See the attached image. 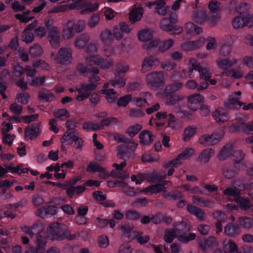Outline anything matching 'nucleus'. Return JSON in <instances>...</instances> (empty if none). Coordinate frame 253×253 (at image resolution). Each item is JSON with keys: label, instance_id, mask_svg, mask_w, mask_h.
<instances>
[{"label": "nucleus", "instance_id": "obj_1", "mask_svg": "<svg viewBox=\"0 0 253 253\" xmlns=\"http://www.w3.org/2000/svg\"><path fill=\"white\" fill-rule=\"evenodd\" d=\"M47 237L51 240H73L76 238L66 226L61 223L55 222L50 224L47 228Z\"/></svg>", "mask_w": 253, "mask_h": 253}, {"label": "nucleus", "instance_id": "obj_2", "mask_svg": "<svg viewBox=\"0 0 253 253\" xmlns=\"http://www.w3.org/2000/svg\"><path fill=\"white\" fill-rule=\"evenodd\" d=\"M133 225H124L120 227V229L123 232L124 236H127L128 239L131 240L135 239L140 244H144L148 242L150 238L147 235H143L142 233L136 231H133Z\"/></svg>", "mask_w": 253, "mask_h": 253}, {"label": "nucleus", "instance_id": "obj_3", "mask_svg": "<svg viewBox=\"0 0 253 253\" xmlns=\"http://www.w3.org/2000/svg\"><path fill=\"white\" fill-rule=\"evenodd\" d=\"M224 194L233 198L239 207L244 210H248L251 207V204L248 199L240 196V192L236 187H229L224 191Z\"/></svg>", "mask_w": 253, "mask_h": 253}, {"label": "nucleus", "instance_id": "obj_4", "mask_svg": "<svg viewBox=\"0 0 253 253\" xmlns=\"http://www.w3.org/2000/svg\"><path fill=\"white\" fill-rule=\"evenodd\" d=\"M73 50L70 48L61 47L57 54L51 52L50 58L58 64L66 65L70 64L73 60Z\"/></svg>", "mask_w": 253, "mask_h": 253}, {"label": "nucleus", "instance_id": "obj_5", "mask_svg": "<svg viewBox=\"0 0 253 253\" xmlns=\"http://www.w3.org/2000/svg\"><path fill=\"white\" fill-rule=\"evenodd\" d=\"M147 84L153 89H158L165 85V74L163 72H152L146 76Z\"/></svg>", "mask_w": 253, "mask_h": 253}, {"label": "nucleus", "instance_id": "obj_6", "mask_svg": "<svg viewBox=\"0 0 253 253\" xmlns=\"http://www.w3.org/2000/svg\"><path fill=\"white\" fill-rule=\"evenodd\" d=\"M177 21L176 16H171L169 19H164L161 22V28L171 34H178L183 31V28L175 25Z\"/></svg>", "mask_w": 253, "mask_h": 253}, {"label": "nucleus", "instance_id": "obj_7", "mask_svg": "<svg viewBox=\"0 0 253 253\" xmlns=\"http://www.w3.org/2000/svg\"><path fill=\"white\" fill-rule=\"evenodd\" d=\"M190 229V227L185 222H182L177 225L176 230L177 233L180 234L177 235V239L179 242L186 243L195 239V233L186 232V231H189Z\"/></svg>", "mask_w": 253, "mask_h": 253}, {"label": "nucleus", "instance_id": "obj_8", "mask_svg": "<svg viewBox=\"0 0 253 253\" xmlns=\"http://www.w3.org/2000/svg\"><path fill=\"white\" fill-rule=\"evenodd\" d=\"M205 98L200 93H193L187 97V104L192 111H196L204 102Z\"/></svg>", "mask_w": 253, "mask_h": 253}, {"label": "nucleus", "instance_id": "obj_9", "mask_svg": "<svg viewBox=\"0 0 253 253\" xmlns=\"http://www.w3.org/2000/svg\"><path fill=\"white\" fill-rule=\"evenodd\" d=\"M216 63L219 68L222 70H226L235 65H238L239 68H242L244 65L241 59H223L219 58L217 60Z\"/></svg>", "mask_w": 253, "mask_h": 253}, {"label": "nucleus", "instance_id": "obj_10", "mask_svg": "<svg viewBox=\"0 0 253 253\" xmlns=\"http://www.w3.org/2000/svg\"><path fill=\"white\" fill-rule=\"evenodd\" d=\"M44 229L43 223L40 221H37L30 227L24 226L21 227L22 231L31 238H33L35 233L42 234Z\"/></svg>", "mask_w": 253, "mask_h": 253}, {"label": "nucleus", "instance_id": "obj_11", "mask_svg": "<svg viewBox=\"0 0 253 253\" xmlns=\"http://www.w3.org/2000/svg\"><path fill=\"white\" fill-rule=\"evenodd\" d=\"M93 85H89L87 83L82 84L78 88V95L76 99L79 101H82L87 98L92 93L93 89Z\"/></svg>", "mask_w": 253, "mask_h": 253}, {"label": "nucleus", "instance_id": "obj_12", "mask_svg": "<svg viewBox=\"0 0 253 253\" xmlns=\"http://www.w3.org/2000/svg\"><path fill=\"white\" fill-rule=\"evenodd\" d=\"M160 64V60L156 57L149 56L145 57L143 61L141 70L145 73L156 68Z\"/></svg>", "mask_w": 253, "mask_h": 253}, {"label": "nucleus", "instance_id": "obj_13", "mask_svg": "<svg viewBox=\"0 0 253 253\" xmlns=\"http://www.w3.org/2000/svg\"><path fill=\"white\" fill-rule=\"evenodd\" d=\"M109 83H105L103 86V88L100 90V92L105 95V98L110 103H115L117 100L119 95L114 89L108 88Z\"/></svg>", "mask_w": 253, "mask_h": 253}, {"label": "nucleus", "instance_id": "obj_14", "mask_svg": "<svg viewBox=\"0 0 253 253\" xmlns=\"http://www.w3.org/2000/svg\"><path fill=\"white\" fill-rule=\"evenodd\" d=\"M241 95V92L240 91L231 93L229 95L228 100L224 103L225 107L229 109H235L236 105L239 106V102H242L240 101Z\"/></svg>", "mask_w": 253, "mask_h": 253}, {"label": "nucleus", "instance_id": "obj_15", "mask_svg": "<svg viewBox=\"0 0 253 253\" xmlns=\"http://www.w3.org/2000/svg\"><path fill=\"white\" fill-rule=\"evenodd\" d=\"M48 37L52 46L58 47L60 45V32L59 29L55 26L49 29Z\"/></svg>", "mask_w": 253, "mask_h": 253}, {"label": "nucleus", "instance_id": "obj_16", "mask_svg": "<svg viewBox=\"0 0 253 253\" xmlns=\"http://www.w3.org/2000/svg\"><path fill=\"white\" fill-rule=\"evenodd\" d=\"M232 25L235 29L242 28L245 26L251 27V16H238L232 20Z\"/></svg>", "mask_w": 253, "mask_h": 253}, {"label": "nucleus", "instance_id": "obj_17", "mask_svg": "<svg viewBox=\"0 0 253 253\" xmlns=\"http://www.w3.org/2000/svg\"><path fill=\"white\" fill-rule=\"evenodd\" d=\"M246 119V117L245 116L241 114H238L236 118V120L240 122L236 123L229 126V130L230 132H233L242 130L245 132V128L248 125L245 124L243 122L245 121Z\"/></svg>", "mask_w": 253, "mask_h": 253}, {"label": "nucleus", "instance_id": "obj_18", "mask_svg": "<svg viewBox=\"0 0 253 253\" xmlns=\"http://www.w3.org/2000/svg\"><path fill=\"white\" fill-rule=\"evenodd\" d=\"M78 132L73 128L68 129L61 139L62 143L71 145L78 136Z\"/></svg>", "mask_w": 253, "mask_h": 253}, {"label": "nucleus", "instance_id": "obj_19", "mask_svg": "<svg viewBox=\"0 0 253 253\" xmlns=\"http://www.w3.org/2000/svg\"><path fill=\"white\" fill-rule=\"evenodd\" d=\"M214 120L217 123H223L227 122L229 117L227 111L223 108H218L212 113Z\"/></svg>", "mask_w": 253, "mask_h": 253}, {"label": "nucleus", "instance_id": "obj_20", "mask_svg": "<svg viewBox=\"0 0 253 253\" xmlns=\"http://www.w3.org/2000/svg\"><path fill=\"white\" fill-rule=\"evenodd\" d=\"M200 67L202 66L195 58H190L188 61V70L186 72L184 70H183L185 76L189 78H193L194 77L193 71L197 70L198 71Z\"/></svg>", "mask_w": 253, "mask_h": 253}, {"label": "nucleus", "instance_id": "obj_21", "mask_svg": "<svg viewBox=\"0 0 253 253\" xmlns=\"http://www.w3.org/2000/svg\"><path fill=\"white\" fill-rule=\"evenodd\" d=\"M57 208L55 206H49L47 207H43L39 209L36 214L42 217L45 218L48 215H53L57 212Z\"/></svg>", "mask_w": 253, "mask_h": 253}, {"label": "nucleus", "instance_id": "obj_22", "mask_svg": "<svg viewBox=\"0 0 253 253\" xmlns=\"http://www.w3.org/2000/svg\"><path fill=\"white\" fill-rule=\"evenodd\" d=\"M159 96L166 100V103L168 105H173L179 103L184 98V96L182 94L171 96V93H159Z\"/></svg>", "mask_w": 253, "mask_h": 253}, {"label": "nucleus", "instance_id": "obj_23", "mask_svg": "<svg viewBox=\"0 0 253 253\" xmlns=\"http://www.w3.org/2000/svg\"><path fill=\"white\" fill-rule=\"evenodd\" d=\"M222 249L224 253H240L238 252V245L230 239L223 240Z\"/></svg>", "mask_w": 253, "mask_h": 253}, {"label": "nucleus", "instance_id": "obj_24", "mask_svg": "<svg viewBox=\"0 0 253 253\" xmlns=\"http://www.w3.org/2000/svg\"><path fill=\"white\" fill-rule=\"evenodd\" d=\"M90 35L87 33H83L79 35L75 39L74 44L78 49L84 48L90 41Z\"/></svg>", "mask_w": 253, "mask_h": 253}, {"label": "nucleus", "instance_id": "obj_25", "mask_svg": "<svg viewBox=\"0 0 253 253\" xmlns=\"http://www.w3.org/2000/svg\"><path fill=\"white\" fill-rule=\"evenodd\" d=\"M40 133V125L39 124H34L25 129V139L32 140L38 136Z\"/></svg>", "mask_w": 253, "mask_h": 253}, {"label": "nucleus", "instance_id": "obj_26", "mask_svg": "<svg viewBox=\"0 0 253 253\" xmlns=\"http://www.w3.org/2000/svg\"><path fill=\"white\" fill-rule=\"evenodd\" d=\"M13 183L7 180H2L0 182V188L2 190V192L0 195L1 198L3 199H7L12 197V195L11 192H7V190L9 189Z\"/></svg>", "mask_w": 253, "mask_h": 253}, {"label": "nucleus", "instance_id": "obj_27", "mask_svg": "<svg viewBox=\"0 0 253 253\" xmlns=\"http://www.w3.org/2000/svg\"><path fill=\"white\" fill-rule=\"evenodd\" d=\"M74 22L72 21H68L63 27L62 36L64 40L72 39L74 36Z\"/></svg>", "mask_w": 253, "mask_h": 253}, {"label": "nucleus", "instance_id": "obj_28", "mask_svg": "<svg viewBox=\"0 0 253 253\" xmlns=\"http://www.w3.org/2000/svg\"><path fill=\"white\" fill-rule=\"evenodd\" d=\"M143 15L142 9L136 5H134L131 8L129 12V20L132 23L139 21Z\"/></svg>", "mask_w": 253, "mask_h": 253}, {"label": "nucleus", "instance_id": "obj_29", "mask_svg": "<svg viewBox=\"0 0 253 253\" xmlns=\"http://www.w3.org/2000/svg\"><path fill=\"white\" fill-rule=\"evenodd\" d=\"M156 118L159 120L166 119L169 123V126L171 128H174L176 126V120L174 115L171 114L167 115L166 112H159L156 114Z\"/></svg>", "mask_w": 253, "mask_h": 253}, {"label": "nucleus", "instance_id": "obj_30", "mask_svg": "<svg viewBox=\"0 0 253 253\" xmlns=\"http://www.w3.org/2000/svg\"><path fill=\"white\" fill-rule=\"evenodd\" d=\"M224 231L227 236L234 237L240 234L241 229L238 225L228 223L225 226Z\"/></svg>", "mask_w": 253, "mask_h": 253}, {"label": "nucleus", "instance_id": "obj_31", "mask_svg": "<svg viewBox=\"0 0 253 253\" xmlns=\"http://www.w3.org/2000/svg\"><path fill=\"white\" fill-rule=\"evenodd\" d=\"M66 189V194L69 198H72L74 195H79L85 191V187L83 185L77 186H69L64 188Z\"/></svg>", "mask_w": 253, "mask_h": 253}, {"label": "nucleus", "instance_id": "obj_32", "mask_svg": "<svg viewBox=\"0 0 253 253\" xmlns=\"http://www.w3.org/2000/svg\"><path fill=\"white\" fill-rule=\"evenodd\" d=\"M184 29L187 35H198L203 32L201 28L195 25L191 22H188L185 24Z\"/></svg>", "mask_w": 253, "mask_h": 253}, {"label": "nucleus", "instance_id": "obj_33", "mask_svg": "<svg viewBox=\"0 0 253 253\" xmlns=\"http://www.w3.org/2000/svg\"><path fill=\"white\" fill-rule=\"evenodd\" d=\"M102 57L98 54L86 55L84 57L86 66H99Z\"/></svg>", "mask_w": 253, "mask_h": 253}, {"label": "nucleus", "instance_id": "obj_34", "mask_svg": "<svg viewBox=\"0 0 253 253\" xmlns=\"http://www.w3.org/2000/svg\"><path fill=\"white\" fill-rule=\"evenodd\" d=\"M154 31L149 29H144L138 33V38L141 42H146L152 39Z\"/></svg>", "mask_w": 253, "mask_h": 253}, {"label": "nucleus", "instance_id": "obj_35", "mask_svg": "<svg viewBox=\"0 0 253 253\" xmlns=\"http://www.w3.org/2000/svg\"><path fill=\"white\" fill-rule=\"evenodd\" d=\"M235 151L233 146L231 144L225 145L220 151L218 154V158L220 160H224L229 157Z\"/></svg>", "mask_w": 253, "mask_h": 253}, {"label": "nucleus", "instance_id": "obj_36", "mask_svg": "<svg viewBox=\"0 0 253 253\" xmlns=\"http://www.w3.org/2000/svg\"><path fill=\"white\" fill-rule=\"evenodd\" d=\"M34 243L38 248L39 251H42L43 253L45 251L46 244V238L42 234H36L34 240Z\"/></svg>", "mask_w": 253, "mask_h": 253}, {"label": "nucleus", "instance_id": "obj_37", "mask_svg": "<svg viewBox=\"0 0 253 253\" xmlns=\"http://www.w3.org/2000/svg\"><path fill=\"white\" fill-rule=\"evenodd\" d=\"M167 182V181H165L162 184L151 185L144 189L143 191L150 194L157 193L161 192H166L167 189L164 185Z\"/></svg>", "mask_w": 253, "mask_h": 253}, {"label": "nucleus", "instance_id": "obj_38", "mask_svg": "<svg viewBox=\"0 0 253 253\" xmlns=\"http://www.w3.org/2000/svg\"><path fill=\"white\" fill-rule=\"evenodd\" d=\"M109 84L117 88H120L124 86L126 84V80L124 75H119L117 74L113 79H112Z\"/></svg>", "mask_w": 253, "mask_h": 253}, {"label": "nucleus", "instance_id": "obj_39", "mask_svg": "<svg viewBox=\"0 0 253 253\" xmlns=\"http://www.w3.org/2000/svg\"><path fill=\"white\" fill-rule=\"evenodd\" d=\"M139 137L140 142L142 145H148L153 141V134L149 131H142L139 134Z\"/></svg>", "mask_w": 253, "mask_h": 253}, {"label": "nucleus", "instance_id": "obj_40", "mask_svg": "<svg viewBox=\"0 0 253 253\" xmlns=\"http://www.w3.org/2000/svg\"><path fill=\"white\" fill-rule=\"evenodd\" d=\"M187 209L189 213L194 215L198 219H204L205 214L202 210L190 205L187 206Z\"/></svg>", "mask_w": 253, "mask_h": 253}, {"label": "nucleus", "instance_id": "obj_41", "mask_svg": "<svg viewBox=\"0 0 253 253\" xmlns=\"http://www.w3.org/2000/svg\"><path fill=\"white\" fill-rule=\"evenodd\" d=\"M215 243V238L213 237H210L208 240L205 238L201 239L199 241V245L202 250L206 251Z\"/></svg>", "mask_w": 253, "mask_h": 253}, {"label": "nucleus", "instance_id": "obj_42", "mask_svg": "<svg viewBox=\"0 0 253 253\" xmlns=\"http://www.w3.org/2000/svg\"><path fill=\"white\" fill-rule=\"evenodd\" d=\"M213 216L217 220L215 224L216 232H220L222 230V222L224 221L225 214L220 211H216L213 213Z\"/></svg>", "mask_w": 253, "mask_h": 253}, {"label": "nucleus", "instance_id": "obj_43", "mask_svg": "<svg viewBox=\"0 0 253 253\" xmlns=\"http://www.w3.org/2000/svg\"><path fill=\"white\" fill-rule=\"evenodd\" d=\"M192 18L195 22L202 23L205 21L206 18V13L203 10L197 9L193 12Z\"/></svg>", "mask_w": 253, "mask_h": 253}, {"label": "nucleus", "instance_id": "obj_44", "mask_svg": "<svg viewBox=\"0 0 253 253\" xmlns=\"http://www.w3.org/2000/svg\"><path fill=\"white\" fill-rule=\"evenodd\" d=\"M142 126L139 124H135L129 126L126 130V133L130 137H133L142 129Z\"/></svg>", "mask_w": 253, "mask_h": 253}, {"label": "nucleus", "instance_id": "obj_45", "mask_svg": "<svg viewBox=\"0 0 253 253\" xmlns=\"http://www.w3.org/2000/svg\"><path fill=\"white\" fill-rule=\"evenodd\" d=\"M214 154L213 151L211 148L203 150L199 156V160L203 163L208 162Z\"/></svg>", "mask_w": 253, "mask_h": 253}, {"label": "nucleus", "instance_id": "obj_46", "mask_svg": "<svg viewBox=\"0 0 253 253\" xmlns=\"http://www.w3.org/2000/svg\"><path fill=\"white\" fill-rule=\"evenodd\" d=\"M183 84L181 83H175L168 85L163 92V93H172L182 88Z\"/></svg>", "mask_w": 253, "mask_h": 253}, {"label": "nucleus", "instance_id": "obj_47", "mask_svg": "<svg viewBox=\"0 0 253 253\" xmlns=\"http://www.w3.org/2000/svg\"><path fill=\"white\" fill-rule=\"evenodd\" d=\"M199 142L205 146H210L214 145V141L213 138L212 134L210 135L209 134H205L203 135L199 139Z\"/></svg>", "mask_w": 253, "mask_h": 253}, {"label": "nucleus", "instance_id": "obj_48", "mask_svg": "<svg viewBox=\"0 0 253 253\" xmlns=\"http://www.w3.org/2000/svg\"><path fill=\"white\" fill-rule=\"evenodd\" d=\"M30 55L33 57L41 56L43 53V50L40 44H35L31 47L29 50Z\"/></svg>", "mask_w": 253, "mask_h": 253}, {"label": "nucleus", "instance_id": "obj_49", "mask_svg": "<svg viewBox=\"0 0 253 253\" xmlns=\"http://www.w3.org/2000/svg\"><path fill=\"white\" fill-rule=\"evenodd\" d=\"M197 129L196 127L189 126L186 127L183 133V139L184 141H188L196 133Z\"/></svg>", "mask_w": 253, "mask_h": 253}, {"label": "nucleus", "instance_id": "obj_50", "mask_svg": "<svg viewBox=\"0 0 253 253\" xmlns=\"http://www.w3.org/2000/svg\"><path fill=\"white\" fill-rule=\"evenodd\" d=\"M31 12V11L27 10L21 14H16L15 15V18L20 22L25 23H28L29 21L34 18V17L29 16Z\"/></svg>", "mask_w": 253, "mask_h": 253}, {"label": "nucleus", "instance_id": "obj_51", "mask_svg": "<svg viewBox=\"0 0 253 253\" xmlns=\"http://www.w3.org/2000/svg\"><path fill=\"white\" fill-rule=\"evenodd\" d=\"M99 38L103 43H106L112 39V33L108 29L104 30L100 33Z\"/></svg>", "mask_w": 253, "mask_h": 253}, {"label": "nucleus", "instance_id": "obj_52", "mask_svg": "<svg viewBox=\"0 0 253 253\" xmlns=\"http://www.w3.org/2000/svg\"><path fill=\"white\" fill-rule=\"evenodd\" d=\"M177 227V225L175 227V228ZM176 229L171 230H167L165 231V235L164 236V239L166 242L168 243H171L173 238H174L177 235Z\"/></svg>", "mask_w": 253, "mask_h": 253}, {"label": "nucleus", "instance_id": "obj_53", "mask_svg": "<svg viewBox=\"0 0 253 253\" xmlns=\"http://www.w3.org/2000/svg\"><path fill=\"white\" fill-rule=\"evenodd\" d=\"M238 221L241 226L246 229H250L253 226L252 219L249 217H240Z\"/></svg>", "mask_w": 253, "mask_h": 253}, {"label": "nucleus", "instance_id": "obj_54", "mask_svg": "<svg viewBox=\"0 0 253 253\" xmlns=\"http://www.w3.org/2000/svg\"><path fill=\"white\" fill-rule=\"evenodd\" d=\"M6 168L9 170V171L12 173L21 174L22 173H26L28 171V169L27 168L23 169L22 168V166L20 165L16 167L6 166Z\"/></svg>", "mask_w": 253, "mask_h": 253}, {"label": "nucleus", "instance_id": "obj_55", "mask_svg": "<svg viewBox=\"0 0 253 253\" xmlns=\"http://www.w3.org/2000/svg\"><path fill=\"white\" fill-rule=\"evenodd\" d=\"M250 9V6L249 4L243 3L236 8V11L240 16H247L246 14L249 12Z\"/></svg>", "mask_w": 253, "mask_h": 253}, {"label": "nucleus", "instance_id": "obj_56", "mask_svg": "<svg viewBox=\"0 0 253 253\" xmlns=\"http://www.w3.org/2000/svg\"><path fill=\"white\" fill-rule=\"evenodd\" d=\"M30 85L34 86H39L42 85L45 81L44 77H32L31 79H28Z\"/></svg>", "mask_w": 253, "mask_h": 253}, {"label": "nucleus", "instance_id": "obj_57", "mask_svg": "<svg viewBox=\"0 0 253 253\" xmlns=\"http://www.w3.org/2000/svg\"><path fill=\"white\" fill-rule=\"evenodd\" d=\"M100 21V17L98 14H94L91 16L87 21L88 26L93 28L97 26Z\"/></svg>", "mask_w": 253, "mask_h": 253}, {"label": "nucleus", "instance_id": "obj_58", "mask_svg": "<svg viewBox=\"0 0 253 253\" xmlns=\"http://www.w3.org/2000/svg\"><path fill=\"white\" fill-rule=\"evenodd\" d=\"M22 40L26 43L32 42L34 39V36L31 31L24 30L22 35Z\"/></svg>", "mask_w": 253, "mask_h": 253}, {"label": "nucleus", "instance_id": "obj_59", "mask_svg": "<svg viewBox=\"0 0 253 253\" xmlns=\"http://www.w3.org/2000/svg\"><path fill=\"white\" fill-rule=\"evenodd\" d=\"M98 7L99 4L96 2L89 3L87 5L86 8L81 11V13L82 14H85L88 12H94L98 9Z\"/></svg>", "mask_w": 253, "mask_h": 253}, {"label": "nucleus", "instance_id": "obj_60", "mask_svg": "<svg viewBox=\"0 0 253 253\" xmlns=\"http://www.w3.org/2000/svg\"><path fill=\"white\" fill-rule=\"evenodd\" d=\"M192 200L193 203L200 206L209 207L211 205V202L210 201L203 200L197 196H194Z\"/></svg>", "mask_w": 253, "mask_h": 253}, {"label": "nucleus", "instance_id": "obj_61", "mask_svg": "<svg viewBox=\"0 0 253 253\" xmlns=\"http://www.w3.org/2000/svg\"><path fill=\"white\" fill-rule=\"evenodd\" d=\"M98 49V44L97 42H91L85 50L86 55H92L96 53Z\"/></svg>", "mask_w": 253, "mask_h": 253}, {"label": "nucleus", "instance_id": "obj_62", "mask_svg": "<svg viewBox=\"0 0 253 253\" xmlns=\"http://www.w3.org/2000/svg\"><path fill=\"white\" fill-rule=\"evenodd\" d=\"M83 127L84 130H96L100 129L101 126L100 124L96 123L87 122L83 125Z\"/></svg>", "mask_w": 253, "mask_h": 253}, {"label": "nucleus", "instance_id": "obj_63", "mask_svg": "<svg viewBox=\"0 0 253 253\" xmlns=\"http://www.w3.org/2000/svg\"><path fill=\"white\" fill-rule=\"evenodd\" d=\"M86 27V22L85 20L80 19L77 21L76 23L74 24V29L76 33H81L83 31Z\"/></svg>", "mask_w": 253, "mask_h": 253}, {"label": "nucleus", "instance_id": "obj_64", "mask_svg": "<svg viewBox=\"0 0 253 253\" xmlns=\"http://www.w3.org/2000/svg\"><path fill=\"white\" fill-rule=\"evenodd\" d=\"M198 72L200 73V78L205 81L209 80L211 77V73L206 68L200 67Z\"/></svg>", "mask_w": 253, "mask_h": 253}]
</instances>
